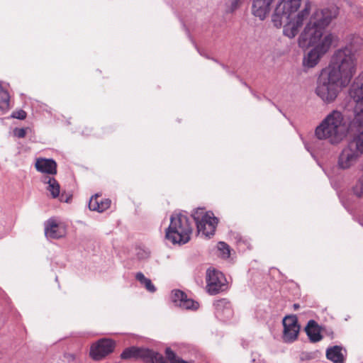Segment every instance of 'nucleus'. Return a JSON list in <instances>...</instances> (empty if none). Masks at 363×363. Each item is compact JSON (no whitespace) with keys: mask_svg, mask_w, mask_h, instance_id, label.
<instances>
[{"mask_svg":"<svg viewBox=\"0 0 363 363\" xmlns=\"http://www.w3.org/2000/svg\"><path fill=\"white\" fill-rule=\"evenodd\" d=\"M342 347L335 345L326 350V357L333 363H345V358L342 354Z\"/></svg>","mask_w":363,"mask_h":363,"instance_id":"412c9836","label":"nucleus"},{"mask_svg":"<svg viewBox=\"0 0 363 363\" xmlns=\"http://www.w3.org/2000/svg\"><path fill=\"white\" fill-rule=\"evenodd\" d=\"M199 304L198 302L194 301L192 299L185 298L182 302L179 303V307L185 309H194L196 310L199 308Z\"/></svg>","mask_w":363,"mask_h":363,"instance_id":"a878e982","label":"nucleus"},{"mask_svg":"<svg viewBox=\"0 0 363 363\" xmlns=\"http://www.w3.org/2000/svg\"><path fill=\"white\" fill-rule=\"evenodd\" d=\"M26 112L22 109L13 111L11 114V117L20 120H23L26 118Z\"/></svg>","mask_w":363,"mask_h":363,"instance_id":"c85d7f7f","label":"nucleus"},{"mask_svg":"<svg viewBox=\"0 0 363 363\" xmlns=\"http://www.w3.org/2000/svg\"><path fill=\"white\" fill-rule=\"evenodd\" d=\"M111 201L109 199H102L101 194H96L92 196L89 202L91 211L102 213L110 208Z\"/></svg>","mask_w":363,"mask_h":363,"instance_id":"f3484780","label":"nucleus"},{"mask_svg":"<svg viewBox=\"0 0 363 363\" xmlns=\"http://www.w3.org/2000/svg\"><path fill=\"white\" fill-rule=\"evenodd\" d=\"M192 232L193 225L189 218L182 213H176L171 216L165 238L174 245H184L190 240Z\"/></svg>","mask_w":363,"mask_h":363,"instance_id":"20e7f679","label":"nucleus"},{"mask_svg":"<svg viewBox=\"0 0 363 363\" xmlns=\"http://www.w3.org/2000/svg\"><path fill=\"white\" fill-rule=\"evenodd\" d=\"M58 197H60V201L62 202L69 203L72 198V195H65L64 194H62Z\"/></svg>","mask_w":363,"mask_h":363,"instance_id":"473e14b6","label":"nucleus"},{"mask_svg":"<svg viewBox=\"0 0 363 363\" xmlns=\"http://www.w3.org/2000/svg\"><path fill=\"white\" fill-rule=\"evenodd\" d=\"M338 14L337 8L320 10L310 18L298 38L300 47L313 46L303 58V65L315 67L320 58L329 50L335 36L332 33L323 34L325 28Z\"/></svg>","mask_w":363,"mask_h":363,"instance_id":"f257e3e1","label":"nucleus"},{"mask_svg":"<svg viewBox=\"0 0 363 363\" xmlns=\"http://www.w3.org/2000/svg\"><path fill=\"white\" fill-rule=\"evenodd\" d=\"M294 309L296 310V309H298L299 308V305L298 303H294Z\"/></svg>","mask_w":363,"mask_h":363,"instance_id":"f704fd0d","label":"nucleus"},{"mask_svg":"<svg viewBox=\"0 0 363 363\" xmlns=\"http://www.w3.org/2000/svg\"><path fill=\"white\" fill-rule=\"evenodd\" d=\"M283 335L282 339L284 342L290 343L297 340L300 325L296 315H287L283 319Z\"/></svg>","mask_w":363,"mask_h":363,"instance_id":"4468645a","label":"nucleus"},{"mask_svg":"<svg viewBox=\"0 0 363 363\" xmlns=\"http://www.w3.org/2000/svg\"><path fill=\"white\" fill-rule=\"evenodd\" d=\"M344 87L337 78L325 69L321 72L318 79L315 94L324 103L331 104Z\"/></svg>","mask_w":363,"mask_h":363,"instance_id":"39448f33","label":"nucleus"},{"mask_svg":"<svg viewBox=\"0 0 363 363\" xmlns=\"http://www.w3.org/2000/svg\"><path fill=\"white\" fill-rule=\"evenodd\" d=\"M165 354L167 359L170 362V363H189L177 356L175 352L169 347L166 349Z\"/></svg>","mask_w":363,"mask_h":363,"instance_id":"393cba45","label":"nucleus"},{"mask_svg":"<svg viewBox=\"0 0 363 363\" xmlns=\"http://www.w3.org/2000/svg\"><path fill=\"white\" fill-rule=\"evenodd\" d=\"M135 279L143 285H144L145 281L148 279L142 272H138L135 275Z\"/></svg>","mask_w":363,"mask_h":363,"instance_id":"2f4dec72","label":"nucleus"},{"mask_svg":"<svg viewBox=\"0 0 363 363\" xmlns=\"http://www.w3.org/2000/svg\"><path fill=\"white\" fill-rule=\"evenodd\" d=\"M122 359H141L145 363H163L162 354L145 347L132 346L125 348L121 354Z\"/></svg>","mask_w":363,"mask_h":363,"instance_id":"9b49d317","label":"nucleus"},{"mask_svg":"<svg viewBox=\"0 0 363 363\" xmlns=\"http://www.w3.org/2000/svg\"><path fill=\"white\" fill-rule=\"evenodd\" d=\"M218 250L223 253V257H229L230 256V247L224 242H220L218 243Z\"/></svg>","mask_w":363,"mask_h":363,"instance_id":"cd10ccee","label":"nucleus"},{"mask_svg":"<svg viewBox=\"0 0 363 363\" xmlns=\"http://www.w3.org/2000/svg\"><path fill=\"white\" fill-rule=\"evenodd\" d=\"M116 347V342L109 338H101L93 343L90 348V357L95 361H100L112 353Z\"/></svg>","mask_w":363,"mask_h":363,"instance_id":"ddd939ff","label":"nucleus"},{"mask_svg":"<svg viewBox=\"0 0 363 363\" xmlns=\"http://www.w3.org/2000/svg\"><path fill=\"white\" fill-rule=\"evenodd\" d=\"M14 135L18 138H23L26 135V130L25 128H15L13 130Z\"/></svg>","mask_w":363,"mask_h":363,"instance_id":"c756f323","label":"nucleus"},{"mask_svg":"<svg viewBox=\"0 0 363 363\" xmlns=\"http://www.w3.org/2000/svg\"><path fill=\"white\" fill-rule=\"evenodd\" d=\"M238 6V1L237 0H235L233 3H232V6L233 8L235 9Z\"/></svg>","mask_w":363,"mask_h":363,"instance_id":"72a5a7b5","label":"nucleus"},{"mask_svg":"<svg viewBox=\"0 0 363 363\" xmlns=\"http://www.w3.org/2000/svg\"><path fill=\"white\" fill-rule=\"evenodd\" d=\"M206 288L211 295L217 294L227 289V281L223 273L216 269H208L206 272Z\"/></svg>","mask_w":363,"mask_h":363,"instance_id":"f8f14e48","label":"nucleus"},{"mask_svg":"<svg viewBox=\"0 0 363 363\" xmlns=\"http://www.w3.org/2000/svg\"><path fill=\"white\" fill-rule=\"evenodd\" d=\"M302 0H281L276 6L272 17V23L277 28H280L288 21L291 16L296 12Z\"/></svg>","mask_w":363,"mask_h":363,"instance_id":"9d476101","label":"nucleus"},{"mask_svg":"<svg viewBox=\"0 0 363 363\" xmlns=\"http://www.w3.org/2000/svg\"><path fill=\"white\" fill-rule=\"evenodd\" d=\"M363 155V135L355 136L341 151L337 160L338 167L348 169L355 165Z\"/></svg>","mask_w":363,"mask_h":363,"instance_id":"0eeeda50","label":"nucleus"},{"mask_svg":"<svg viewBox=\"0 0 363 363\" xmlns=\"http://www.w3.org/2000/svg\"><path fill=\"white\" fill-rule=\"evenodd\" d=\"M349 96L356 104L352 125L358 132L357 136H362L363 135V72L357 76L351 85Z\"/></svg>","mask_w":363,"mask_h":363,"instance_id":"423d86ee","label":"nucleus"},{"mask_svg":"<svg viewBox=\"0 0 363 363\" xmlns=\"http://www.w3.org/2000/svg\"><path fill=\"white\" fill-rule=\"evenodd\" d=\"M349 123L339 111H333L315 129V135L320 140L328 139L330 143L337 144L346 136Z\"/></svg>","mask_w":363,"mask_h":363,"instance_id":"f03ea898","label":"nucleus"},{"mask_svg":"<svg viewBox=\"0 0 363 363\" xmlns=\"http://www.w3.org/2000/svg\"><path fill=\"white\" fill-rule=\"evenodd\" d=\"M334 7L329 8L328 9H332ZM311 9V3L309 1H307L304 4L303 9L298 11L294 18L291 19L290 17L288 21L284 22L282 25L284 26V34L289 38H294L298 34L299 29L303 26V23L307 21V25L311 16L316 11L320 10L317 9L311 16H310ZM325 9H323V10Z\"/></svg>","mask_w":363,"mask_h":363,"instance_id":"6e6552de","label":"nucleus"},{"mask_svg":"<svg viewBox=\"0 0 363 363\" xmlns=\"http://www.w3.org/2000/svg\"><path fill=\"white\" fill-rule=\"evenodd\" d=\"M274 0H254L252 13L263 20L270 11V6Z\"/></svg>","mask_w":363,"mask_h":363,"instance_id":"a211bd4d","label":"nucleus"},{"mask_svg":"<svg viewBox=\"0 0 363 363\" xmlns=\"http://www.w3.org/2000/svg\"><path fill=\"white\" fill-rule=\"evenodd\" d=\"M66 233L63 225H60L55 219H49L45 224V235L50 239H59Z\"/></svg>","mask_w":363,"mask_h":363,"instance_id":"dca6fc26","label":"nucleus"},{"mask_svg":"<svg viewBox=\"0 0 363 363\" xmlns=\"http://www.w3.org/2000/svg\"><path fill=\"white\" fill-rule=\"evenodd\" d=\"M363 47V38L359 35H350L346 38L345 47L337 50L343 51L346 55L355 57L358 59L359 52Z\"/></svg>","mask_w":363,"mask_h":363,"instance_id":"2eb2a0df","label":"nucleus"},{"mask_svg":"<svg viewBox=\"0 0 363 363\" xmlns=\"http://www.w3.org/2000/svg\"><path fill=\"white\" fill-rule=\"evenodd\" d=\"M214 306L217 313H221L223 311V310H227L228 312L231 311L230 303L228 300L225 298L216 301L214 303Z\"/></svg>","mask_w":363,"mask_h":363,"instance_id":"b1692460","label":"nucleus"},{"mask_svg":"<svg viewBox=\"0 0 363 363\" xmlns=\"http://www.w3.org/2000/svg\"><path fill=\"white\" fill-rule=\"evenodd\" d=\"M305 331L312 342H317L323 339V336L320 334V328L318 323L313 320H311L308 322L305 328Z\"/></svg>","mask_w":363,"mask_h":363,"instance_id":"aec40b11","label":"nucleus"},{"mask_svg":"<svg viewBox=\"0 0 363 363\" xmlns=\"http://www.w3.org/2000/svg\"><path fill=\"white\" fill-rule=\"evenodd\" d=\"M35 167L38 172L51 175L57 174V163L52 159L38 158Z\"/></svg>","mask_w":363,"mask_h":363,"instance_id":"6ab92c4d","label":"nucleus"},{"mask_svg":"<svg viewBox=\"0 0 363 363\" xmlns=\"http://www.w3.org/2000/svg\"><path fill=\"white\" fill-rule=\"evenodd\" d=\"M143 286L150 292L153 293L156 291L155 286L152 284V283L150 279H148L147 281H145V283Z\"/></svg>","mask_w":363,"mask_h":363,"instance_id":"7c9ffc66","label":"nucleus"},{"mask_svg":"<svg viewBox=\"0 0 363 363\" xmlns=\"http://www.w3.org/2000/svg\"><path fill=\"white\" fill-rule=\"evenodd\" d=\"M357 69V58L346 55L342 50H336L332 57L331 64L326 69L337 78L343 86H347L355 75Z\"/></svg>","mask_w":363,"mask_h":363,"instance_id":"7ed1b4c3","label":"nucleus"},{"mask_svg":"<svg viewBox=\"0 0 363 363\" xmlns=\"http://www.w3.org/2000/svg\"><path fill=\"white\" fill-rule=\"evenodd\" d=\"M186 298V294L180 290H174L172 291V298L174 303L179 306V303Z\"/></svg>","mask_w":363,"mask_h":363,"instance_id":"bb28decb","label":"nucleus"},{"mask_svg":"<svg viewBox=\"0 0 363 363\" xmlns=\"http://www.w3.org/2000/svg\"><path fill=\"white\" fill-rule=\"evenodd\" d=\"M43 182L48 184L47 190L50 193L52 198H57L60 196V186L54 177L44 176Z\"/></svg>","mask_w":363,"mask_h":363,"instance_id":"4be33fe9","label":"nucleus"},{"mask_svg":"<svg viewBox=\"0 0 363 363\" xmlns=\"http://www.w3.org/2000/svg\"><path fill=\"white\" fill-rule=\"evenodd\" d=\"M10 96L9 92L0 86V109L6 111L9 109Z\"/></svg>","mask_w":363,"mask_h":363,"instance_id":"5701e85b","label":"nucleus"},{"mask_svg":"<svg viewBox=\"0 0 363 363\" xmlns=\"http://www.w3.org/2000/svg\"><path fill=\"white\" fill-rule=\"evenodd\" d=\"M192 217L196 224L199 233H202L206 237L214 234L218 220L212 212H206L204 208H199L194 211Z\"/></svg>","mask_w":363,"mask_h":363,"instance_id":"1a4fd4ad","label":"nucleus"},{"mask_svg":"<svg viewBox=\"0 0 363 363\" xmlns=\"http://www.w3.org/2000/svg\"><path fill=\"white\" fill-rule=\"evenodd\" d=\"M162 362H163V363H167V362L164 360L162 355Z\"/></svg>","mask_w":363,"mask_h":363,"instance_id":"c9c22d12","label":"nucleus"}]
</instances>
